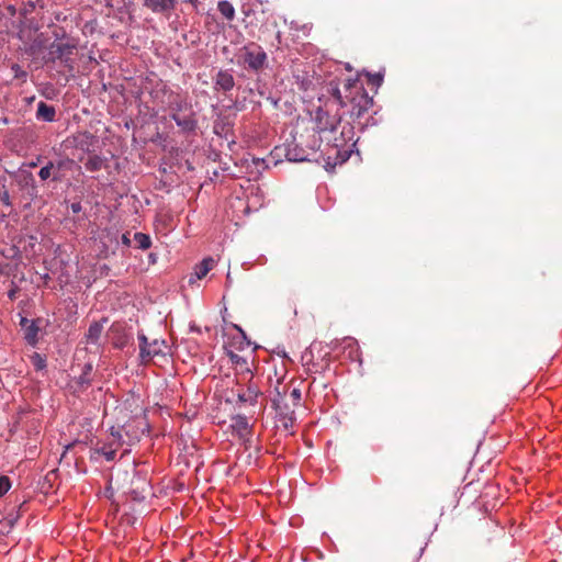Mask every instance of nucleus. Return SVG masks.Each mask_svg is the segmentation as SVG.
Wrapping results in <instances>:
<instances>
[{"label":"nucleus","instance_id":"f257e3e1","mask_svg":"<svg viewBox=\"0 0 562 562\" xmlns=\"http://www.w3.org/2000/svg\"><path fill=\"white\" fill-rule=\"evenodd\" d=\"M345 94L339 88V83L331 80L326 86L327 93L340 108L350 106L349 113L353 119L361 117L372 105L370 98L363 86L357 79H347L344 82Z\"/></svg>","mask_w":562,"mask_h":562},{"label":"nucleus","instance_id":"f03ea898","mask_svg":"<svg viewBox=\"0 0 562 562\" xmlns=\"http://www.w3.org/2000/svg\"><path fill=\"white\" fill-rule=\"evenodd\" d=\"M124 441L121 432L111 431L110 436L102 442H98L92 449L91 459L98 461L100 457H103L106 461L115 459L116 452L122 448Z\"/></svg>","mask_w":562,"mask_h":562},{"label":"nucleus","instance_id":"7ed1b4c3","mask_svg":"<svg viewBox=\"0 0 562 562\" xmlns=\"http://www.w3.org/2000/svg\"><path fill=\"white\" fill-rule=\"evenodd\" d=\"M243 64L255 71L265 68L267 64V54L261 46L250 44L243 48Z\"/></svg>","mask_w":562,"mask_h":562},{"label":"nucleus","instance_id":"20e7f679","mask_svg":"<svg viewBox=\"0 0 562 562\" xmlns=\"http://www.w3.org/2000/svg\"><path fill=\"white\" fill-rule=\"evenodd\" d=\"M272 404L282 427L290 430L295 423V413L294 409L290 407L289 403H286V397L278 393V396L272 400Z\"/></svg>","mask_w":562,"mask_h":562},{"label":"nucleus","instance_id":"39448f33","mask_svg":"<svg viewBox=\"0 0 562 562\" xmlns=\"http://www.w3.org/2000/svg\"><path fill=\"white\" fill-rule=\"evenodd\" d=\"M139 340V357L142 362L146 363L150 361L154 357L162 355L167 345L164 340L155 339L150 344L147 340V337L144 334L138 335Z\"/></svg>","mask_w":562,"mask_h":562},{"label":"nucleus","instance_id":"423d86ee","mask_svg":"<svg viewBox=\"0 0 562 562\" xmlns=\"http://www.w3.org/2000/svg\"><path fill=\"white\" fill-rule=\"evenodd\" d=\"M106 337L114 348L123 349L133 339L132 334L122 323H114L108 330Z\"/></svg>","mask_w":562,"mask_h":562},{"label":"nucleus","instance_id":"0eeeda50","mask_svg":"<svg viewBox=\"0 0 562 562\" xmlns=\"http://www.w3.org/2000/svg\"><path fill=\"white\" fill-rule=\"evenodd\" d=\"M341 117L338 114L330 115L323 109L316 112L315 122L318 132L334 131L339 125Z\"/></svg>","mask_w":562,"mask_h":562},{"label":"nucleus","instance_id":"6e6552de","mask_svg":"<svg viewBox=\"0 0 562 562\" xmlns=\"http://www.w3.org/2000/svg\"><path fill=\"white\" fill-rule=\"evenodd\" d=\"M261 395L258 386L250 382L246 390H241L238 392L237 397L241 403H247L249 405H256L258 402V397Z\"/></svg>","mask_w":562,"mask_h":562},{"label":"nucleus","instance_id":"1a4fd4ad","mask_svg":"<svg viewBox=\"0 0 562 562\" xmlns=\"http://www.w3.org/2000/svg\"><path fill=\"white\" fill-rule=\"evenodd\" d=\"M145 424L139 419H133L123 426L125 435L130 438V441H137L140 435L144 432Z\"/></svg>","mask_w":562,"mask_h":562},{"label":"nucleus","instance_id":"9d476101","mask_svg":"<svg viewBox=\"0 0 562 562\" xmlns=\"http://www.w3.org/2000/svg\"><path fill=\"white\" fill-rule=\"evenodd\" d=\"M235 86V79L228 70H221L215 78V89L231 91Z\"/></svg>","mask_w":562,"mask_h":562},{"label":"nucleus","instance_id":"9b49d317","mask_svg":"<svg viewBox=\"0 0 562 562\" xmlns=\"http://www.w3.org/2000/svg\"><path fill=\"white\" fill-rule=\"evenodd\" d=\"M341 346L344 351L347 352V357L352 361H360V349L358 341L355 338H344Z\"/></svg>","mask_w":562,"mask_h":562},{"label":"nucleus","instance_id":"f8f14e48","mask_svg":"<svg viewBox=\"0 0 562 562\" xmlns=\"http://www.w3.org/2000/svg\"><path fill=\"white\" fill-rule=\"evenodd\" d=\"M144 5L153 12L159 13L175 7V0H144Z\"/></svg>","mask_w":562,"mask_h":562},{"label":"nucleus","instance_id":"ddd939ff","mask_svg":"<svg viewBox=\"0 0 562 562\" xmlns=\"http://www.w3.org/2000/svg\"><path fill=\"white\" fill-rule=\"evenodd\" d=\"M232 428L240 438H246L250 434L249 424L245 416L234 417Z\"/></svg>","mask_w":562,"mask_h":562},{"label":"nucleus","instance_id":"4468645a","mask_svg":"<svg viewBox=\"0 0 562 562\" xmlns=\"http://www.w3.org/2000/svg\"><path fill=\"white\" fill-rule=\"evenodd\" d=\"M103 323L100 322H93L87 331V341L89 344H97L102 335L103 331Z\"/></svg>","mask_w":562,"mask_h":562},{"label":"nucleus","instance_id":"2eb2a0df","mask_svg":"<svg viewBox=\"0 0 562 562\" xmlns=\"http://www.w3.org/2000/svg\"><path fill=\"white\" fill-rule=\"evenodd\" d=\"M214 260L212 258L203 259L194 269V274L198 279H203L213 268Z\"/></svg>","mask_w":562,"mask_h":562},{"label":"nucleus","instance_id":"dca6fc26","mask_svg":"<svg viewBox=\"0 0 562 562\" xmlns=\"http://www.w3.org/2000/svg\"><path fill=\"white\" fill-rule=\"evenodd\" d=\"M55 109L50 105H47L44 102H40L37 106V116L43 119L46 122H53L55 120Z\"/></svg>","mask_w":562,"mask_h":562},{"label":"nucleus","instance_id":"f3484780","mask_svg":"<svg viewBox=\"0 0 562 562\" xmlns=\"http://www.w3.org/2000/svg\"><path fill=\"white\" fill-rule=\"evenodd\" d=\"M172 119L177 123L179 127H181L183 131L191 132L195 128L196 122L192 116H179V115H172Z\"/></svg>","mask_w":562,"mask_h":562},{"label":"nucleus","instance_id":"a211bd4d","mask_svg":"<svg viewBox=\"0 0 562 562\" xmlns=\"http://www.w3.org/2000/svg\"><path fill=\"white\" fill-rule=\"evenodd\" d=\"M217 10L227 20L233 21L235 19V8L226 0H222L217 3Z\"/></svg>","mask_w":562,"mask_h":562},{"label":"nucleus","instance_id":"6ab92c4d","mask_svg":"<svg viewBox=\"0 0 562 562\" xmlns=\"http://www.w3.org/2000/svg\"><path fill=\"white\" fill-rule=\"evenodd\" d=\"M103 166V159L99 155H90L85 162V167L88 171H98Z\"/></svg>","mask_w":562,"mask_h":562},{"label":"nucleus","instance_id":"aec40b11","mask_svg":"<svg viewBox=\"0 0 562 562\" xmlns=\"http://www.w3.org/2000/svg\"><path fill=\"white\" fill-rule=\"evenodd\" d=\"M38 327L35 325L34 322H32L26 328H25V340L31 345L35 346L38 340Z\"/></svg>","mask_w":562,"mask_h":562},{"label":"nucleus","instance_id":"412c9836","mask_svg":"<svg viewBox=\"0 0 562 562\" xmlns=\"http://www.w3.org/2000/svg\"><path fill=\"white\" fill-rule=\"evenodd\" d=\"M134 240L142 250H146L151 246L150 236L144 233H135Z\"/></svg>","mask_w":562,"mask_h":562},{"label":"nucleus","instance_id":"4be33fe9","mask_svg":"<svg viewBox=\"0 0 562 562\" xmlns=\"http://www.w3.org/2000/svg\"><path fill=\"white\" fill-rule=\"evenodd\" d=\"M283 396L286 397V403L290 401L292 406H299L301 402V390L297 387H292L290 390L289 395L284 394Z\"/></svg>","mask_w":562,"mask_h":562},{"label":"nucleus","instance_id":"5701e85b","mask_svg":"<svg viewBox=\"0 0 562 562\" xmlns=\"http://www.w3.org/2000/svg\"><path fill=\"white\" fill-rule=\"evenodd\" d=\"M31 363L33 364V367L37 370V371H41L43 369H45L46 367V360L44 357H42L40 353L37 352H34L32 356H31Z\"/></svg>","mask_w":562,"mask_h":562},{"label":"nucleus","instance_id":"b1692460","mask_svg":"<svg viewBox=\"0 0 562 562\" xmlns=\"http://www.w3.org/2000/svg\"><path fill=\"white\" fill-rule=\"evenodd\" d=\"M53 168H54L53 162H48L46 166L42 167L38 172V177L41 178V180H43V181L47 180L52 176Z\"/></svg>","mask_w":562,"mask_h":562},{"label":"nucleus","instance_id":"393cba45","mask_svg":"<svg viewBox=\"0 0 562 562\" xmlns=\"http://www.w3.org/2000/svg\"><path fill=\"white\" fill-rule=\"evenodd\" d=\"M11 487V483L8 476L0 477V497L4 495Z\"/></svg>","mask_w":562,"mask_h":562},{"label":"nucleus","instance_id":"a878e982","mask_svg":"<svg viewBox=\"0 0 562 562\" xmlns=\"http://www.w3.org/2000/svg\"><path fill=\"white\" fill-rule=\"evenodd\" d=\"M383 81V76L381 74H373L368 76V82L372 86H381Z\"/></svg>","mask_w":562,"mask_h":562},{"label":"nucleus","instance_id":"bb28decb","mask_svg":"<svg viewBox=\"0 0 562 562\" xmlns=\"http://www.w3.org/2000/svg\"><path fill=\"white\" fill-rule=\"evenodd\" d=\"M79 137L81 138V139L79 140V145H80L81 147H83L85 145H86V146H89V145L92 143V140L94 139V136H93V135H91V134H89V133H82V134H80V136H79Z\"/></svg>","mask_w":562,"mask_h":562},{"label":"nucleus","instance_id":"cd10ccee","mask_svg":"<svg viewBox=\"0 0 562 562\" xmlns=\"http://www.w3.org/2000/svg\"><path fill=\"white\" fill-rule=\"evenodd\" d=\"M229 359L236 366L243 367V366L247 364V361L243 357H240V356H238V355H236L234 352H229Z\"/></svg>","mask_w":562,"mask_h":562},{"label":"nucleus","instance_id":"c85d7f7f","mask_svg":"<svg viewBox=\"0 0 562 562\" xmlns=\"http://www.w3.org/2000/svg\"><path fill=\"white\" fill-rule=\"evenodd\" d=\"M296 79H297V83L300 85V88L302 90L306 91L310 89L312 81L308 78L302 79L301 81H299V76H297Z\"/></svg>","mask_w":562,"mask_h":562},{"label":"nucleus","instance_id":"c756f323","mask_svg":"<svg viewBox=\"0 0 562 562\" xmlns=\"http://www.w3.org/2000/svg\"><path fill=\"white\" fill-rule=\"evenodd\" d=\"M289 155V159L290 160H294V161H303L305 160L306 158L303 157V156H299V155H293L291 153L288 154Z\"/></svg>","mask_w":562,"mask_h":562},{"label":"nucleus","instance_id":"7c9ffc66","mask_svg":"<svg viewBox=\"0 0 562 562\" xmlns=\"http://www.w3.org/2000/svg\"><path fill=\"white\" fill-rule=\"evenodd\" d=\"M122 243H123V245H125V246H130V245H131V239H130V237H128V235H127V234H124V235L122 236Z\"/></svg>","mask_w":562,"mask_h":562},{"label":"nucleus","instance_id":"2f4dec72","mask_svg":"<svg viewBox=\"0 0 562 562\" xmlns=\"http://www.w3.org/2000/svg\"><path fill=\"white\" fill-rule=\"evenodd\" d=\"M183 2L190 3L192 7L196 8L199 0H183Z\"/></svg>","mask_w":562,"mask_h":562},{"label":"nucleus","instance_id":"473e14b6","mask_svg":"<svg viewBox=\"0 0 562 562\" xmlns=\"http://www.w3.org/2000/svg\"><path fill=\"white\" fill-rule=\"evenodd\" d=\"M53 179L56 180V181L60 180L59 176H57V175H54Z\"/></svg>","mask_w":562,"mask_h":562},{"label":"nucleus","instance_id":"72a5a7b5","mask_svg":"<svg viewBox=\"0 0 562 562\" xmlns=\"http://www.w3.org/2000/svg\"><path fill=\"white\" fill-rule=\"evenodd\" d=\"M8 199H9V195H8V193L5 192V193H4V196H3V200H4V201H7Z\"/></svg>","mask_w":562,"mask_h":562},{"label":"nucleus","instance_id":"f704fd0d","mask_svg":"<svg viewBox=\"0 0 562 562\" xmlns=\"http://www.w3.org/2000/svg\"><path fill=\"white\" fill-rule=\"evenodd\" d=\"M64 166V161L58 162V168H61Z\"/></svg>","mask_w":562,"mask_h":562},{"label":"nucleus","instance_id":"c9c22d12","mask_svg":"<svg viewBox=\"0 0 562 562\" xmlns=\"http://www.w3.org/2000/svg\"><path fill=\"white\" fill-rule=\"evenodd\" d=\"M72 210L74 211H77L78 210V206H76L75 204L72 205Z\"/></svg>","mask_w":562,"mask_h":562},{"label":"nucleus","instance_id":"e433bc0d","mask_svg":"<svg viewBox=\"0 0 562 562\" xmlns=\"http://www.w3.org/2000/svg\"><path fill=\"white\" fill-rule=\"evenodd\" d=\"M12 68L13 69H19V65H14Z\"/></svg>","mask_w":562,"mask_h":562}]
</instances>
